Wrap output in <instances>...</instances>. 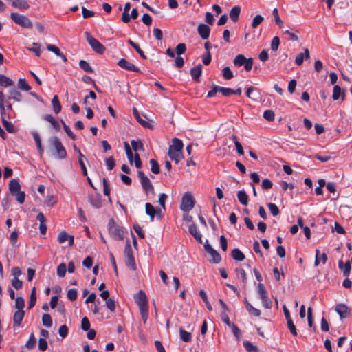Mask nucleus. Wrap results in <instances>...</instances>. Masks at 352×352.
Wrapping results in <instances>:
<instances>
[{
    "label": "nucleus",
    "mask_w": 352,
    "mask_h": 352,
    "mask_svg": "<svg viewBox=\"0 0 352 352\" xmlns=\"http://www.w3.org/2000/svg\"><path fill=\"white\" fill-rule=\"evenodd\" d=\"M50 143L53 146L55 153L54 154L58 159L63 160L67 157V151L63 146L60 140L56 136L50 139Z\"/></svg>",
    "instance_id": "nucleus-1"
},
{
    "label": "nucleus",
    "mask_w": 352,
    "mask_h": 352,
    "mask_svg": "<svg viewBox=\"0 0 352 352\" xmlns=\"http://www.w3.org/2000/svg\"><path fill=\"white\" fill-rule=\"evenodd\" d=\"M10 18L16 24L23 28L30 29L32 28V22L25 15L17 12H12L10 14Z\"/></svg>",
    "instance_id": "nucleus-2"
},
{
    "label": "nucleus",
    "mask_w": 352,
    "mask_h": 352,
    "mask_svg": "<svg viewBox=\"0 0 352 352\" xmlns=\"http://www.w3.org/2000/svg\"><path fill=\"white\" fill-rule=\"evenodd\" d=\"M124 260L125 263L128 267L131 269L132 270H136V265L135 262V258L133 255V251L131 248V245L130 241L129 240L126 241V243L124 248Z\"/></svg>",
    "instance_id": "nucleus-3"
},
{
    "label": "nucleus",
    "mask_w": 352,
    "mask_h": 352,
    "mask_svg": "<svg viewBox=\"0 0 352 352\" xmlns=\"http://www.w3.org/2000/svg\"><path fill=\"white\" fill-rule=\"evenodd\" d=\"M85 36L86 37L87 41L90 45L93 50H94L96 53L102 54L105 52V47L100 43L96 38L92 36L89 32H85Z\"/></svg>",
    "instance_id": "nucleus-4"
},
{
    "label": "nucleus",
    "mask_w": 352,
    "mask_h": 352,
    "mask_svg": "<svg viewBox=\"0 0 352 352\" xmlns=\"http://www.w3.org/2000/svg\"><path fill=\"white\" fill-rule=\"evenodd\" d=\"M109 231L115 240L120 241L123 239L124 231L119 226L116 224L113 219H111L109 221Z\"/></svg>",
    "instance_id": "nucleus-5"
},
{
    "label": "nucleus",
    "mask_w": 352,
    "mask_h": 352,
    "mask_svg": "<svg viewBox=\"0 0 352 352\" xmlns=\"http://www.w3.org/2000/svg\"><path fill=\"white\" fill-rule=\"evenodd\" d=\"M195 206V200L190 192H186L183 195L180 209L184 212H188Z\"/></svg>",
    "instance_id": "nucleus-6"
},
{
    "label": "nucleus",
    "mask_w": 352,
    "mask_h": 352,
    "mask_svg": "<svg viewBox=\"0 0 352 352\" xmlns=\"http://www.w3.org/2000/svg\"><path fill=\"white\" fill-rule=\"evenodd\" d=\"M138 176L140 180L141 185L146 192L153 190V186L152 183L148 177L145 175L143 171L139 170L138 172Z\"/></svg>",
    "instance_id": "nucleus-7"
},
{
    "label": "nucleus",
    "mask_w": 352,
    "mask_h": 352,
    "mask_svg": "<svg viewBox=\"0 0 352 352\" xmlns=\"http://www.w3.org/2000/svg\"><path fill=\"white\" fill-rule=\"evenodd\" d=\"M134 299L140 309L148 307L147 298L145 292L143 290H140L134 296Z\"/></svg>",
    "instance_id": "nucleus-8"
},
{
    "label": "nucleus",
    "mask_w": 352,
    "mask_h": 352,
    "mask_svg": "<svg viewBox=\"0 0 352 352\" xmlns=\"http://www.w3.org/2000/svg\"><path fill=\"white\" fill-rule=\"evenodd\" d=\"M335 311L338 314L341 320L349 316L350 309L343 303L337 304L335 307Z\"/></svg>",
    "instance_id": "nucleus-9"
},
{
    "label": "nucleus",
    "mask_w": 352,
    "mask_h": 352,
    "mask_svg": "<svg viewBox=\"0 0 352 352\" xmlns=\"http://www.w3.org/2000/svg\"><path fill=\"white\" fill-rule=\"evenodd\" d=\"M204 249L212 257L213 263H219L221 262V257L220 254L210 244H205Z\"/></svg>",
    "instance_id": "nucleus-10"
},
{
    "label": "nucleus",
    "mask_w": 352,
    "mask_h": 352,
    "mask_svg": "<svg viewBox=\"0 0 352 352\" xmlns=\"http://www.w3.org/2000/svg\"><path fill=\"white\" fill-rule=\"evenodd\" d=\"M118 65L122 69H124L128 71H132L135 72H139L140 69L137 67L135 65L129 62L127 60L124 58H121L118 62Z\"/></svg>",
    "instance_id": "nucleus-11"
},
{
    "label": "nucleus",
    "mask_w": 352,
    "mask_h": 352,
    "mask_svg": "<svg viewBox=\"0 0 352 352\" xmlns=\"http://www.w3.org/2000/svg\"><path fill=\"white\" fill-rule=\"evenodd\" d=\"M10 2L11 5L19 10L25 11L29 9L30 4L25 0H7Z\"/></svg>",
    "instance_id": "nucleus-12"
},
{
    "label": "nucleus",
    "mask_w": 352,
    "mask_h": 352,
    "mask_svg": "<svg viewBox=\"0 0 352 352\" xmlns=\"http://www.w3.org/2000/svg\"><path fill=\"white\" fill-rule=\"evenodd\" d=\"M66 241H69V245L72 246L74 243V236L69 235L68 233H67L65 231L60 232L58 235V241L60 243H63Z\"/></svg>",
    "instance_id": "nucleus-13"
},
{
    "label": "nucleus",
    "mask_w": 352,
    "mask_h": 352,
    "mask_svg": "<svg viewBox=\"0 0 352 352\" xmlns=\"http://www.w3.org/2000/svg\"><path fill=\"white\" fill-rule=\"evenodd\" d=\"M197 32L203 39H206L210 36V28L208 25L201 23L198 25Z\"/></svg>",
    "instance_id": "nucleus-14"
},
{
    "label": "nucleus",
    "mask_w": 352,
    "mask_h": 352,
    "mask_svg": "<svg viewBox=\"0 0 352 352\" xmlns=\"http://www.w3.org/2000/svg\"><path fill=\"white\" fill-rule=\"evenodd\" d=\"M173 144L169 146L168 150L169 151H175L177 152H181L182 153L184 144L181 140L178 138H173Z\"/></svg>",
    "instance_id": "nucleus-15"
},
{
    "label": "nucleus",
    "mask_w": 352,
    "mask_h": 352,
    "mask_svg": "<svg viewBox=\"0 0 352 352\" xmlns=\"http://www.w3.org/2000/svg\"><path fill=\"white\" fill-rule=\"evenodd\" d=\"M189 232L192 236L195 237L197 241H199L200 243H202V235L198 230L197 227L195 223H192L190 226Z\"/></svg>",
    "instance_id": "nucleus-16"
},
{
    "label": "nucleus",
    "mask_w": 352,
    "mask_h": 352,
    "mask_svg": "<svg viewBox=\"0 0 352 352\" xmlns=\"http://www.w3.org/2000/svg\"><path fill=\"white\" fill-rule=\"evenodd\" d=\"M24 316L25 311L23 310H17L15 311L13 316L14 326L19 327L22 322Z\"/></svg>",
    "instance_id": "nucleus-17"
},
{
    "label": "nucleus",
    "mask_w": 352,
    "mask_h": 352,
    "mask_svg": "<svg viewBox=\"0 0 352 352\" xmlns=\"http://www.w3.org/2000/svg\"><path fill=\"white\" fill-rule=\"evenodd\" d=\"M8 188L12 195L21 190V186L19 183V181L15 179H12L9 182Z\"/></svg>",
    "instance_id": "nucleus-18"
},
{
    "label": "nucleus",
    "mask_w": 352,
    "mask_h": 352,
    "mask_svg": "<svg viewBox=\"0 0 352 352\" xmlns=\"http://www.w3.org/2000/svg\"><path fill=\"white\" fill-rule=\"evenodd\" d=\"M90 204L96 208L102 206V200L100 195H93L89 197Z\"/></svg>",
    "instance_id": "nucleus-19"
},
{
    "label": "nucleus",
    "mask_w": 352,
    "mask_h": 352,
    "mask_svg": "<svg viewBox=\"0 0 352 352\" xmlns=\"http://www.w3.org/2000/svg\"><path fill=\"white\" fill-rule=\"evenodd\" d=\"M43 118L50 122L56 131H59L60 129L58 122L50 114H45L43 116Z\"/></svg>",
    "instance_id": "nucleus-20"
},
{
    "label": "nucleus",
    "mask_w": 352,
    "mask_h": 352,
    "mask_svg": "<svg viewBox=\"0 0 352 352\" xmlns=\"http://www.w3.org/2000/svg\"><path fill=\"white\" fill-rule=\"evenodd\" d=\"M201 73H202V66L200 64L190 69L191 76L193 78V80H195L196 81H199V77L201 76Z\"/></svg>",
    "instance_id": "nucleus-21"
},
{
    "label": "nucleus",
    "mask_w": 352,
    "mask_h": 352,
    "mask_svg": "<svg viewBox=\"0 0 352 352\" xmlns=\"http://www.w3.org/2000/svg\"><path fill=\"white\" fill-rule=\"evenodd\" d=\"M309 52L307 48L305 50V53H300L298 54L295 59V63L297 65H301L304 61V59H309Z\"/></svg>",
    "instance_id": "nucleus-22"
},
{
    "label": "nucleus",
    "mask_w": 352,
    "mask_h": 352,
    "mask_svg": "<svg viewBox=\"0 0 352 352\" xmlns=\"http://www.w3.org/2000/svg\"><path fill=\"white\" fill-rule=\"evenodd\" d=\"M340 97L342 100L344 99V93L342 91L339 85H335L333 87L332 98L333 100H338Z\"/></svg>",
    "instance_id": "nucleus-23"
},
{
    "label": "nucleus",
    "mask_w": 352,
    "mask_h": 352,
    "mask_svg": "<svg viewBox=\"0 0 352 352\" xmlns=\"http://www.w3.org/2000/svg\"><path fill=\"white\" fill-rule=\"evenodd\" d=\"M9 99L16 102H20L22 99V94L15 87L9 89Z\"/></svg>",
    "instance_id": "nucleus-24"
},
{
    "label": "nucleus",
    "mask_w": 352,
    "mask_h": 352,
    "mask_svg": "<svg viewBox=\"0 0 352 352\" xmlns=\"http://www.w3.org/2000/svg\"><path fill=\"white\" fill-rule=\"evenodd\" d=\"M74 149L78 153V162H79V164L80 166L82 174L84 175H87V170L85 162H84L85 156L82 154L78 148H77L76 146H74Z\"/></svg>",
    "instance_id": "nucleus-25"
},
{
    "label": "nucleus",
    "mask_w": 352,
    "mask_h": 352,
    "mask_svg": "<svg viewBox=\"0 0 352 352\" xmlns=\"http://www.w3.org/2000/svg\"><path fill=\"white\" fill-rule=\"evenodd\" d=\"M241 12V8L239 6H234L230 11V17L234 21L236 22L239 20V16Z\"/></svg>",
    "instance_id": "nucleus-26"
},
{
    "label": "nucleus",
    "mask_w": 352,
    "mask_h": 352,
    "mask_svg": "<svg viewBox=\"0 0 352 352\" xmlns=\"http://www.w3.org/2000/svg\"><path fill=\"white\" fill-rule=\"evenodd\" d=\"M1 122L3 127L8 133H14L16 132L17 130L14 125L12 122L6 120L5 118H2Z\"/></svg>",
    "instance_id": "nucleus-27"
},
{
    "label": "nucleus",
    "mask_w": 352,
    "mask_h": 352,
    "mask_svg": "<svg viewBox=\"0 0 352 352\" xmlns=\"http://www.w3.org/2000/svg\"><path fill=\"white\" fill-rule=\"evenodd\" d=\"M14 81L8 76L0 74V85L3 87L14 86Z\"/></svg>",
    "instance_id": "nucleus-28"
},
{
    "label": "nucleus",
    "mask_w": 352,
    "mask_h": 352,
    "mask_svg": "<svg viewBox=\"0 0 352 352\" xmlns=\"http://www.w3.org/2000/svg\"><path fill=\"white\" fill-rule=\"evenodd\" d=\"M237 197L239 202L243 205L247 206L248 204V196L245 190H239L237 192Z\"/></svg>",
    "instance_id": "nucleus-29"
},
{
    "label": "nucleus",
    "mask_w": 352,
    "mask_h": 352,
    "mask_svg": "<svg viewBox=\"0 0 352 352\" xmlns=\"http://www.w3.org/2000/svg\"><path fill=\"white\" fill-rule=\"evenodd\" d=\"M52 104L53 107V110L56 114H58L61 111V104L59 102L58 96H54L52 100Z\"/></svg>",
    "instance_id": "nucleus-30"
},
{
    "label": "nucleus",
    "mask_w": 352,
    "mask_h": 352,
    "mask_svg": "<svg viewBox=\"0 0 352 352\" xmlns=\"http://www.w3.org/2000/svg\"><path fill=\"white\" fill-rule=\"evenodd\" d=\"M168 155L170 158L175 161L176 164H178L179 162L183 158L182 153L177 152L175 151H169L168 150Z\"/></svg>",
    "instance_id": "nucleus-31"
},
{
    "label": "nucleus",
    "mask_w": 352,
    "mask_h": 352,
    "mask_svg": "<svg viewBox=\"0 0 352 352\" xmlns=\"http://www.w3.org/2000/svg\"><path fill=\"white\" fill-rule=\"evenodd\" d=\"M32 136L35 140V142H36V147H37V150L39 153V154L41 155L43 153V151H44V149L42 146V144H41V140L40 138V136L38 134V133L36 132H33L32 133Z\"/></svg>",
    "instance_id": "nucleus-32"
},
{
    "label": "nucleus",
    "mask_w": 352,
    "mask_h": 352,
    "mask_svg": "<svg viewBox=\"0 0 352 352\" xmlns=\"http://www.w3.org/2000/svg\"><path fill=\"white\" fill-rule=\"evenodd\" d=\"M231 256L236 261H241L245 259L244 254L238 248H235L232 251Z\"/></svg>",
    "instance_id": "nucleus-33"
},
{
    "label": "nucleus",
    "mask_w": 352,
    "mask_h": 352,
    "mask_svg": "<svg viewBox=\"0 0 352 352\" xmlns=\"http://www.w3.org/2000/svg\"><path fill=\"white\" fill-rule=\"evenodd\" d=\"M145 209L146 214L150 217L151 221H153L156 213V208H155L150 203H146L145 204Z\"/></svg>",
    "instance_id": "nucleus-34"
},
{
    "label": "nucleus",
    "mask_w": 352,
    "mask_h": 352,
    "mask_svg": "<svg viewBox=\"0 0 352 352\" xmlns=\"http://www.w3.org/2000/svg\"><path fill=\"white\" fill-rule=\"evenodd\" d=\"M133 114H134V116L135 117L136 120L138 121V122L143 126L144 127H148V128H150L151 127V124L145 121L144 120H143L140 116L139 115V113L138 111V110L134 108L133 109Z\"/></svg>",
    "instance_id": "nucleus-35"
},
{
    "label": "nucleus",
    "mask_w": 352,
    "mask_h": 352,
    "mask_svg": "<svg viewBox=\"0 0 352 352\" xmlns=\"http://www.w3.org/2000/svg\"><path fill=\"white\" fill-rule=\"evenodd\" d=\"M179 336L184 342H189L192 340L191 333L182 328L179 329Z\"/></svg>",
    "instance_id": "nucleus-36"
},
{
    "label": "nucleus",
    "mask_w": 352,
    "mask_h": 352,
    "mask_svg": "<svg viewBox=\"0 0 352 352\" xmlns=\"http://www.w3.org/2000/svg\"><path fill=\"white\" fill-rule=\"evenodd\" d=\"M36 302V287H34L32 289L31 294H30V299L28 305V309H32Z\"/></svg>",
    "instance_id": "nucleus-37"
},
{
    "label": "nucleus",
    "mask_w": 352,
    "mask_h": 352,
    "mask_svg": "<svg viewBox=\"0 0 352 352\" xmlns=\"http://www.w3.org/2000/svg\"><path fill=\"white\" fill-rule=\"evenodd\" d=\"M18 88L23 91H30L31 87L28 85L25 78H20L18 81Z\"/></svg>",
    "instance_id": "nucleus-38"
},
{
    "label": "nucleus",
    "mask_w": 352,
    "mask_h": 352,
    "mask_svg": "<svg viewBox=\"0 0 352 352\" xmlns=\"http://www.w3.org/2000/svg\"><path fill=\"white\" fill-rule=\"evenodd\" d=\"M246 58L243 54H238L234 59L233 63L236 67H240L243 65L245 61L246 60Z\"/></svg>",
    "instance_id": "nucleus-39"
},
{
    "label": "nucleus",
    "mask_w": 352,
    "mask_h": 352,
    "mask_svg": "<svg viewBox=\"0 0 352 352\" xmlns=\"http://www.w3.org/2000/svg\"><path fill=\"white\" fill-rule=\"evenodd\" d=\"M42 322L45 327L47 328L51 327L52 325V319L50 315L48 314H43L42 317Z\"/></svg>",
    "instance_id": "nucleus-40"
},
{
    "label": "nucleus",
    "mask_w": 352,
    "mask_h": 352,
    "mask_svg": "<svg viewBox=\"0 0 352 352\" xmlns=\"http://www.w3.org/2000/svg\"><path fill=\"white\" fill-rule=\"evenodd\" d=\"M149 162H150V164L151 166V170L152 171V173L154 174L160 173V166H159L157 162L154 159H151V160H150Z\"/></svg>",
    "instance_id": "nucleus-41"
},
{
    "label": "nucleus",
    "mask_w": 352,
    "mask_h": 352,
    "mask_svg": "<svg viewBox=\"0 0 352 352\" xmlns=\"http://www.w3.org/2000/svg\"><path fill=\"white\" fill-rule=\"evenodd\" d=\"M263 19L264 18L261 15H256L252 20V28L254 29L256 28L263 21Z\"/></svg>",
    "instance_id": "nucleus-42"
},
{
    "label": "nucleus",
    "mask_w": 352,
    "mask_h": 352,
    "mask_svg": "<svg viewBox=\"0 0 352 352\" xmlns=\"http://www.w3.org/2000/svg\"><path fill=\"white\" fill-rule=\"evenodd\" d=\"M79 66L80 67L83 69L84 71L89 73H92L94 72L92 67L89 65V64L84 60H81L79 62Z\"/></svg>",
    "instance_id": "nucleus-43"
},
{
    "label": "nucleus",
    "mask_w": 352,
    "mask_h": 352,
    "mask_svg": "<svg viewBox=\"0 0 352 352\" xmlns=\"http://www.w3.org/2000/svg\"><path fill=\"white\" fill-rule=\"evenodd\" d=\"M25 307V301L24 299L21 297L18 296L15 299V307L17 309V310H23V308Z\"/></svg>",
    "instance_id": "nucleus-44"
},
{
    "label": "nucleus",
    "mask_w": 352,
    "mask_h": 352,
    "mask_svg": "<svg viewBox=\"0 0 352 352\" xmlns=\"http://www.w3.org/2000/svg\"><path fill=\"white\" fill-rule=\"evenodd\" d=\"M61 123L63 124V129L65 133L67 134V135L72 140H75L76 139V135L74 134L70 128L65 124V122L63 120H61Z\"/></svg>",
    "instance_id": "nucleus-45"
},
{
    "label": "nucleus",
    "mask_w": 352,
    "mask_h": 352,
    "mask_svg": "<svg viewBox=\"0 0 352 352\" xmlns=\"http://www.w3.org/2000/svg\"><path fill=\"white\" fill-rule=\"evenodd\" d=\"M272 14L274 17V20L276 24H278L280 27V28H282L283 22L281 20L280 17L279 16L278 9L276 8H274L272 10Z\"/></svg>",
    "instance_id": "nucleus-46"
},
{
    "label": "nucleus",
    "mask_w": 352,
    "mask_h": 352,
    "mask_svg": "<svg viewBox=\"0 0 352 352\" xmlns=\"http://www.w3.org/2000/svg\"><path fill=\"white\" fill-rule=\"evenodd\" d=\"M243 346L248 352H257L258 348L253 345L250 341H244Z\"/></svg>",
    "instance_id": "nucleus-47"
},
{
    "label": "nucleus",
    "mask_w": 352,
    "mask_h": 352,
    "mask_svg": "<svg viewBox=\"0 0 352 352\" xmlns=\"http://www.w3.org/2000/svg\"><path fill=\"white\" fill-rule=\"evenodd\" d=\"M246 309L250 314L254 316L258 317L261 315V311L256 308H254L251 304H248Z\"/></svg>",
    "instance_id": "nucleus-48"
},
{
    "label": "nucleus",
    "mask_w": 352,
    "mask_h": 352,
    "mask_svg": "<svg viewBox=\"0 0 352 352\" xmlns=\"http://www.w3.org/2000/svg\"><path fill=\"white\" fill-rule=\"evenodd\" d=\"M258 293L261 299L267 297V291L263 284L259 283L258 285Z\"/></svg>",
    "instance_id": "nucleus-49"
},
{
    "label": "nucleus",
    "mask_w": 352,
    "mask_h": 352,
    "mask_svg": "<svg viewBox=\"0 0 352 352\" xmlns=\"http://www.w3.org/2000/svg\"><path fill=\"white\" fill-rule=\"evenodd\" d=\"M186 51V45L185 43H182L178 44L175 47V53L177 56L184 54Z\"/></svg>",
    "instance_id": "nucleus-50"
},
{
    "label": "nucleus",
    "mask_w": 352,
    "mask_h": 352,
    "mask_svg": "<svg viewBox=\"0 0 352 352\" xmlns=\"http://www.w3.org/2000/svg\"><path fill=\"white\" fill-rule=\"evenodd\" d=\"M236 273L238 278H241L244 283L247 281V276L245 270L243 268L236 269Z\"/></svg>",
    "instance_id": "nucleus-51"
},
{
    "label": "nucleus",
    "mask_w": 352,
    "mask_h": 352,
    "mask_svg": "<svg viewBox=\"0 0 352 352\" xmlns=\"http://www.w3.org/2000/svg\"><path fill=\"white\" fill-rule=\"evenodd\" d=\"M67 271V267L65 263L60 264L57 267V275L59 277H64Z\"/></svg>",
    "instance_id": "nucleus-52"
},
{
    "label": "nucleus",
    "mask_w": 352,
    "mask_h": 352,
    "mask_svg": "<svg viewBox=\"0 0 352 352\" xmlns=\"http://www.w3.org/2000/svg\"><path fill=\"white\" fill-rule=\"evenodd\" d=\"M298 32L297 30H296L295 32H292L289 30L284 31V34H287L289 36V39L294 41H298V36L297 34Z\"/></svg>",
    "instance_id": "nucleus-53"
},
{
    "label": "nucleus",
    "mask_w": 352,
    "mask_h": 352,
    "mask_svg": "<svg viewBox=\"0 0 352 352\" xmlns=\"http://www.w3.org/2000/svg\"><path fill=\"white\" fill-rule=\"evenodd\" d=\"M267 207L273 216H277L280 213V210L275 204L270 203Z\"/></svg>",
    "instance_id": "nucleus-54"
},
{
    "label": "nucleus",
    "mask_w": 352,
    "mask_h": 352,
    "mask_svg": "<svg viewBox=\"0 0 352 352\" xmlns=\"http://www.w3.org/2000/svg\"><path fill=\"white\" fill-rule=\"evenodd\" d=\"M218 92L221 93L224 96H230L232 95V89L230 88L218 86Z\"/></svg>",
    "instance_id": "nucleus-55"
},
{
    "label": "nucleus",
    "mask_w": 352,
    "mask_h": 352,
    "mask_svg": "<svg viewBox=\"0 0 352 352\" xmlns=\"http://www.w3.org/2000/svg\"><path fill=\"white\" fill-rule=\"evenodd\" d=\"M102 184H103V192L104 195L109 197V200L110 199V188L107 182V179L106 178L102 179Z\"/></svg>",
    "instance_id": "nucleus-56"
},
{
    "label": "nucleus",
    "mask_w": 352,
    "mask_h": 352,
    "mask_svg": "<svg viewBox=\"0 0 352 352\" xmlns=\"http://www.w3.org/2000/svg\"><path fill=\"white\" fill-rule=\"evenodd\" d=\"M36 343V339L34 337V335L32 333L30 335L29 340L26 342L25 346L28 349H33Z\"/></svg>",
    "instance_id": "nucleus-57"
},
{
    "label": "nucleus",
    "mask_w": 352,
    "mask_h": 352,
    "mask_svg": "<svg viewBox=\"0 0 352 352\" xmlns=\"http://www.w3.org/2000/svg\"><path fill=\"white\" fill-rule=\"evenodd\" d=\"M223 76L226 80H230L233 78V73L229 67H226L223 69Z\"/></svg>",
    "instance_id": "nucleus-58"
},
{
    "label": "nucleus",
    "mask_w": 352,
    "mask_h": 352,
    "mask_svg": "<svg viewBox=\"0 0 352 352\" xmlns=\"http://www.w3.org/2000/svg\"><path fill=\"white\" fill-rule=\"evenodd\" d=\"M45 202L47 206H54L57 203V198L54 195H49Z\"/></svg>",
    "instance_id": "nucleus-59"
},
{
    "label": "nucleus",
    "mask_w": 352,
    "mask_h": 352,
    "mask_svg": "<svg viewBox=\"0 0 352 352\" xmlns=\"http://www.w3.org/2000/svg\"><path fill=\"white\" fill-rule=\"evenodd\" d=\"M105 164L107 167V169L109 170H111L116 165V162H115V160H114L113 157L111 156V157L107 158L105 160Z\"/></svg>",
    "instance_id": "nucleus-60"
},
{
    "label": "nucleus",
    "mask_w": 352,
    "mask_h": 352,
    "mask_svg": "<svg viewBox=\"0 0 352 352\" xmlns=\"http://www.w3.org/2000/svg\"><path fill=\"white\" fill-rule=\"evenodd\" d=\"M12 196H14L17 200V201L22 204L24 203L25 201V194L23 191H19L17 192L16 193H14V195H12Z\"/></svg>",
    "instance_id": "nucleus-61"
},
{
    "label": "nucleus",
    "mask_w": 352,
    "mask_h": 352,
    "mask_svg": "<svg viewBox=\"0 0 352 352\" xmlns=\"http://www.w3.org/2000/svg\"><path fill=\"white\" fill-rule=\"evenodd\" d=\"M280 45V38L278 36H274L271 42V49L273 51H276Z\"/></svg>",
    "instance_id": "nucleus-62"
},
{
    "label": "nucleus",
    "mask_w": 352,
    "mask_h": 352,
    "mask_svg": "<svg viewBox=\"0 0 352 352\" xmlns=\"http://www.w3.org/2000/svg\"><path fill=\"white\" fill-rule=\"evenodd\" d=\"M11 284L16 289H20L23 287V282L18 278H14L12 279Z\"/></svg>",
    "instance_id": "nucleus-63"
},
{
    "label": "nucleus",
    "mask_w": 352,
    "mask_h": 352,
    "mask_svg": "<svg viewBox=\"0 0 352 352\" xmlns=\"http://www.w3.org/2000/svg\"><path fill=\"white\" fill-rule=\"evenodd\" d=\"M77 294L78 292L76 289H70L67 292V296L70 300L74 301L77 298Z\"/></svg>",
    "instance_id": "nucleus-64"
}]
</instances>
